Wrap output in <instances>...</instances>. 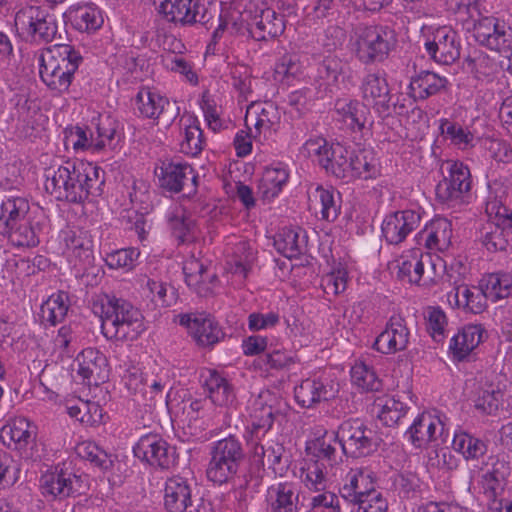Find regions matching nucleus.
Masks as SVG:
<instances>
[{"instance_id":"obj_1","label":"nucleus","mask_w":512,"mask_h":512,"mask_svg":"<svg viewBox=\"0 0 512 512\" xmlns=\"http://www.w3.org/2000/svg\"><path fill=\"white\" fill-rule=\"evenodd\" d=\"M310 151L322 156V164L337 178L349 181L352 178L374 179L380 175V166L375 152L363 148L349 153L340 143L328 145L322 138L309 140Z\"/></svg>"},{"instance_id":"obj_2","label":"nucleus","mask_w":512,"mask_h":512,"mask_svg":"<svg viewBox=\"0 0 512 512\" xmlns=\"http://www.w3.org/2000/svg\"><path fill=\"white\" fill-rule=\"evenodd\" d=\"M92 310L101 318L106 338L132 341L145 329L141 312L124 299L100 295L93 301Z\"/></svg>"},{"instance_id":"obj_3","label":"nucleus","mask_w":512,"mask_h":512,"mask_svg":"<svg viewBox=\"0 0 512 512\" xmlns=\"http://www.w3.org/2000/svg\"><path fill=\"white\" fill-rule=\"evenodd\" d=\"M488 190L485 204L488 221L480 229V240L490 252L503 251L512 236V210L505 205L507 188L493 182Z\"/></svg>"},{"instance_id":"obj_4","label":"nucleus","mask_w":512,"mask_h":512,"mask_svg":"<svg viewBox=\"0 0 512 512\" xmlns=\"http://www.w3.org/2000/svg\"><path fill=\"white\" fill-rule=\"evenodd\" d=\"M38 227L30 218V205L20 196L6 197L0 206V233L17 247H35L39 244Z\"/></svg>"},{"instance_id":"obj_5","label":"nucleus","mask_w":512,"mask_h":512,"mask_svg":"<svg viewBox=\"0 0 512 512\" xmlns=\"http://www.w3.org/2000/svg\"><path fill=\"white\" fill-rule=\"evenodd\" d=\"M81 61V55L71 46L54 45L41 54L40 77L51 90L67 91Z\"/></svg>"},{"instance_id":"obj_6","label":"nucleus","mask_w":512,"mask_h":512,"mask_svg":"<svg viewBox=\"0 0 512 512\" xmlns=\"http://www.w3.org/2000/svg\"><path fill=\"white\" fill-rule=\"evenodd\" d=\"M396 41L394 31L387 26H362L354 31L352 49L362 64L370 65L387 59Z\"/></svg>"},{"instance_id":"obj_7","label":"nucleus","mask_w":512,"mask_h":512,"mask_svg":"<svg viewBox=\"0 0 512 512\" xmlns=\"http://www.w3.org/2000/svg\"><path fill=\"white\" fill-rule=\"evenodd\" d=\"M397 276L409 284L434 285L444 270L443 261L420 249L410 250L397 260Z\"/></svg>"},{"instance_id":"obj_8","label":"nucleus","mask_w":512,"mask_h":512,"mask_svg":"<svg viewBox=\"0 0 512 512\" xmlns=\"http://www.w3.org/2000/svg\"><path fill=\"white\" fill-rule=\"evenodd\" d=\"M210 455L206 476L218 485L227 483L235 476L244 456L241 443L234 437L217 441Z\"/></svg>"},{"instance_id":"obj_9","label":"nucleus","mask_w":512,"mask_h":512,"mask_svg":"<svg viewBox=\"0 0 512 512\" xmlns=\"http://www.w3.org/2000/svg\"><path fill=\"white\" fill-rule=\"evenodd\" d=\"M14 24L20 37L36 43L51 42L58 30L54 15L39 6H25L19 9Z\"/></svg>"},{"instance_id":"obj_10","label":"nucleus","mask_w":512,"mask_h":512,"mask_svg":"<svg viewBox=\"0 0 512 512\" xmlns=\"http://www.w3.org/2000/svg\"><path fill=\"white\" fill-rule=\"evenodd\" d=\"M157 11L167 22L180 26L207 25L216 15L215 6L206 0H161Z\"/></svg>"},{"instance_id":"obj_11","label":"nucleus","mask_w":512,"mask_h":512,"mask_svg":"<svg viewBox=\"0 0 512 512\" xmlns=\"http://www.w3.org/2000/svg\"><path fill=\"white\" fill-rule=\"evenodd\" d=\"M443 179L436 186L438 200L449 205L460 203L471 189L470 171L463 163L448 160L442 163Z\"/></svg>"},{"instance_id":"obj_12","label":"nucleus","mask_w":512,"mask_h":512,"mask_svg":"<svg viewBox=\"0 0 512 512\" xmlns=\"http://www.w3.org/2000/svg\"><path fill=\"white\" fill-rule=\"evenodd\" d=\"M424 37L425 50L436 63L450 65L460 57V39L450 26L428 27Z\"/></svg>"},{"instance_id":"obj_13","label":"nucleus","mask_w":512,"mask_h":512,"mask_svg":"<svg viewBox=\"0 0 512 512\" xmlns=\"http://www.w3.org/2000/svg\"><path fill=\"white\" fill-rule=\"evenodd\" d=\"M70 193L66 194V201L83 203L89 196L97 197L102 193L105 182L101 168L90 162L74 163L71 170Z\"/></svg>"},{"instance_id":"obj_14","label":"nucleus","mask_w":512,"mask_h":512,"mask_svg":"<svg viewBox=\"0 0 512 512\" xmlns=\"http://www.w3.org/2000/svg\"><path fill=\"white\" fill-rule=\"evenodd\" d=\"M338 435L343 453L353 458L367 456L377 446L374 431L359 419L344 421L339 426Z\"/></svg>"},{"instance_id":"obj_15","label":"nucleus","mask_w":512,"mask_h":512,"mask_svg":"<svg viewBox=\"0 0 512 512\" xmlns=\"http://www.w3.org/2000/svg\"><path fill=\"white\" fill-rule=\"evenodd\" d=\"M154 172L160 187L169 192L186 191L190 195L196 191L198 176L187 163L164 160L155 167Z\"/></svg>"},{"instance_id":"obj_16","label":"nucleus","mask_w":512,"mask_h":512,"mask_svg":"<svg viewBox=\"0 0 512 512\" xmlns=\"http://www.w3.org/2000/svg\"><path fill=\"white\" fill-rule=\"evenodd\" d=\"M179 323L203 347L213 346L224 339L225 333L214 317L206 313H190L179 316Z\"/></svg>"},{"instance_id":"obj_17","label":"nucleus","mask_w":512,"mask_h":512,"mask_svg":"<svg viewBox=\"0 0 512 512\" xmlns=\"http://www.w3.org/2000/svg\"><path fill=\"white\" fill-rule=\"evenodd\" d=\"M135 455L152 466L168 469L175 463V449L156 434L142 436L134 448Z\"/></svg>"},{"instance_id":"obj_18","label":"nucleus","mask_w":512,"mask_h":512,"mask_svg":"<svg viewBox=\"0 0 512 512\" xmlns=\"http://www.w3.org/2000/svg\"><path fill=\"white\" fill-rule=\"evenodd\" d=\"M420 223L419 212L415 210L397 211L384 218L381 226L382 235L387 243L398 245L415 231Z\"/></svg>"},{"instance_id":"obj_19","label":"nucleus","mask_w":512,"mask_h":512,"mask_svg":"<svg viewBox=\"0 0 512 512\" xmlns=\"http://www.w3.org/2000/svg\"><path fill=\"white\" fill-rule=\"evenodd\" d=\"M340 493L350 502L370 498V494H381L375 490V475L368 467H351L344 477Z\"/></svg>"},{"instance_id":"obj_20","label":"nucleus","mask_w":512,"mask_h":512,"mask_svg":"<svg viewBox=\"0 0 512 512\" xmlns=\"http://www.w3.org/2000/svg\"><path fill=\"white\" fill-rule=\"evenodd\" d=\"M226 269L240 281L246 279L254 261L255 251L246 239L233 237L226 244Z\"/></svg>"},{"instance_id":"obj_21","label":"nucleus","mask_w":512,"mask_h":512,"mask_svg":"<svg viewBox=\"0 0 512 512\" xmlns=\"http://www.w3.org/2000/svg\"><path fill=\"white\" fill-rule=\"evenodd\" d=\"M281 402L270 391H262L253 398L248 407L250 423L254 433L267 432L279 413Z\"/></svg>"},{"instance_id":"obj_22","label":"nucleus","mask_w":512,"mask_h":512,"mask_svg":"<svg viewBox=\"0 0 512 512\" xmlns=\"http://www.w3.org/2000/svg\"><path fill=\"white\" fill-rule=\"evenodd\" d=\"M250 33L258 41H265L280 36L285 30L284 16L272 8L257 7L254 15H251Z\"/></svg>"},{"instance_id":"obj_23","label":"nucleus","mask_w":512,"mask_h":512,"mask_svg":"<svg viewBox=\"0 0 512 512\" xmlns=\"http://www.w3.org/2000/svg\"><path fill=\"white\" fill-rule=\"evenodd\" d=\"M77 373L88 385H99L109 377L108 362L104 354L94 348L84 349L76 358Z\"/></svg>"},{"instance_id":"obj_24","label":"nucleus","mask_w":512,"mask_h":512,"mask_svg":"<svg viewBox=\"0 0 512 512\" xmlns=\"http://www.w3.org/2000/svg\"><path fill=\"white\" fill-rule=\"evenodd\" d=\"M410 332L404 319L392 316L374 342L377 351L383 354H394L403 351L409 343Z\"/></svg>"},{"instance_id":"obj_25","label":"nucleus","mask_w":512,"mask_h":512,"mask_svg":"<svg viewBox=\"0 0 512 512\" xmlns=\"http://www.w3.org/2000/svg\"><path fill=\"white\" fill-rule=\"evenodd\" d=\"M444 425L440 416L422 413L414 420L407 434L415 447L422 448L443 433Z\"/></svg>"},{"instance_id":"obj_26","label":"nucleus","mask_w":512,"mask_h":512,"mask_svg":"<svg viewBox=\"0 0 512 512\" xmlns=\"http://www.w3.org/2000/svg\"><path fill=\"white\" fill-rule=\"evenodd\" d=\"M164 507L168 512H186L192 507V490L181 476L168 478L164 487Z\"/></svg>"},{"instance_id":"obj_27","label":"nucleus","mask_w":512,"mask_h":512,"mask_svg":"<svg viewBox=\"0 0 512 512\" xmlns=\"http://www.w3.org/2000/svg\"><path fill=\"white\" fill-rule=\"evenodd\" d=\"M464 69L483 83L493 82L500 73L499 63L487 53L472 49L463 61Z\"/></svg>"},{"instance_id":"obj_28","label":"nucleus","mask_w":512,"mask_h":512,"mask_svg":"<svg viewBox=\"0 0 512 512\" xmlns=\"http://www.w3.org/2000/svg\"><path fill=\"white\" fill-rule=\"evenodd\" d=\"M361 93L364 102L374 107L387 108L390 101V89L383 73H368L363 77Z\"/></svg>"},{"instance_id":"obj_29","label":"nucleus","mask_w":512,"mask_h":512,"mask_svg":"<svg viewBox=\"0 0 512 512\" xmlns=\"http://www.w3.org/2000/svg\"><path fill=\"white\" fill-rule=\"evenodd\" d=\"M430 250L444 251L449 248L452 238V224L446 218H435L418 234Z\"/></svg>"},{"instance_id":"obj_30","label":"nucleus","mask_w":512,"mask_h":512,"mask_svg":"<svg viewBox=\"0 0 512 512\" xmlns=\"http://www.w3.org/2000/svg\"><path fill=\"white\" fill-rule=\"evenodd\" d=\"M484 335L481 324L466 325L451 339L449 349L457 360H463L483 342Z\"/></svg>"},{"instance_id":"obj_31","label":"nucleus","mask_w":512,"mask_h":512,"mask_svg":"<svg viewBox=\"0 0 512 512\" xmlns=\"http://www.w3.org/2000/svg\"><path fill=\"white\" fill-rule=\"evenodd\" d=\"M78 478L71 473L60 471H48L40 479L42 494L54 498H66L71 496L76 489L74 484Z\"/></svg>"},{"instance_id":"obj_32","label":"nucleus","mask_w":512,"mask_h":512,"mask_svg":"<svg viewBox=\"0 0 512 512\" xmlns=\"http://www.w3.org/2000/svg\"><path fill=\"white\" fill-rule=\"evenodd\" d=\"M266 501L268 512H297L298 494L295 485L283 482L270 486Z\"/></svg>"},{"instance_id":"obj_33","label":"nucleus","mask_w":512,"mask_h":512,"mask_svg":"<svg viewBox=\"0 0 512 512\" xmlns=\"http://www.w3.org/2000/svg\"><path fill=\"white\" fill-rule=\"evenodd\" d=\"M309 209L316 215L320 214L327 221H334L339 213L333 191L320 185L311 186L308 189Z\"/></svg>"},{"instance_id":"obj_34","label":"nucleus","mask_w":512,"mask_h":512,"mask_svg":"<svg viewBox=\"0 0 512 512\" xmlns=\"http://www.w3.org/2000/svg\"><path fill=\"white\" fill-rule=\"evenodd\" d=\"M289 171L282 163H276L267 167L258 185V193L264 200L276 197L287 183Z\"/></svg>"},{"instance_id":"obj_35","label":"nucleus","mask_w":512,"mask_h":512,"mask_svg":"<svg viewBox=\"0 0 512 512\" xmlns=\"http://www.w3.org/2000/svg\"><path fill=\"white\" fill-rule=\"evenodd\" d=\"M372 410L384 425L392 427L405 416L408 405L399 397L384 395L374 400Z\"/></svg>"},{"instance_id":"obj_36","label":"nucleus","mask_w":512,"mask_h":512,"mask_svg":"<svg viewBox=\"0 0 512 512\" xmlns=\"http://www.w3.org/2000/svg\"><path fill=\"white\" fill-rule=\"evenodd\" d=\"M204 387L212 403L220 407H231L235 393L230 383L218 372L209 370L204 379Z\"/></svg>"},{"instance_id":"obj_37","label":"nucleus","mask_w":512,"mask_h":512,"mask_svg":"<svg viewBox=\"0 0 512 512\" xmlns=\"http://www.w3.org/2000/svg\"><path fill=\"white\" fill-rule=\"evenodd\" d=\"M274 246L285 257L295 258L306 249V235L298 227H284L275 237Z\"/></svg>"},{"instance_id":"obj_38","label":"nucleus","mask_w":512,"mask_h":512,"mask_svg":"<svg viewBox=\"0 0 512 512\" xmlns=\"http://www.w3.org/2000/svg\"><path fill=\"white\" fill-rule=\"evenodd\" d=\"M294 394L301 407L310 408L320 401L328 400L333 396V391L320 380L305 379L295 387Z\"/></svg>"},{"instance_id":"obj_39","label":"nucleus","mask_w":512,"mask_h":512,"mask_svg":"<svg viewBox=\"0 0 512 512\" xmlns=\"http://www.w3.org/2000/svg\"><path fill=\"white\" fill-rule=\"evenodd\" d=\"M35 435L34 427L23 417L14 418L1 430L2 439L5 441L8 438L10 441L8 445L12 443L19 451L26 450L28 445L33 443Z\"/></svg>"},{"instance_id":"obj_40","label":"nucleus","mask_w":512,"mask_h":512,"mask_svg":"<svg viewBox=\"0 0 512 512\" xmlns=\"http://www.w3.org/2000/svg\"><path fill=\"white\" fill-rule=\"evenodd\" d=\"M167 222L173 235L182 243L195 239V220L182 206L176 205L167 214Z\"/></svg>"},{"instance_id":"obj_41","label":"nucleus","mask_w":512,"mask_h":512,"mask_svg":"<svg viewBox=\"0 0 512 512\" xmlns=\"http://www.w3.org/2000/svg\"><path fill=\"white\" fill-rule=\"evenodd\" d=\"M446 6L467 32H470L472 24L484 14L481 0H446Z\"/></svg>"},{"instance_id":"obj_42","label":"nucleus","mask_w":512,"mask_h":512,"mask_svg":"<svg viewBox=\"0 0 512 512\" xmlns=\"http://www.w3.org/2000/svg\"><path fill=\"white\" fill-rule=\"evenodd\" d=\"M74 163L67 162L57 169H49L46 174L45 188L58 200L66 201V194L70 193L72 169Z\"/></svg>"},{"instance_id":"obj_43","label":"nucleus","mask_w":512,"mask_h":512,"mask_svg":"<svg viewBox=\"0 0 512 512\" xmlns=\"http://www.w3.org/2000/svg\"><path fill=\"white\" fill-rule=\"evenodd\" d=\"M68 17L72 25L79 31H95L103 24L101 12L92 4H85L71 8L69 10Z\"/></svg>"},{"instance_id":"obj_44","label":"nucleus","mask_w":512,"mask_h":512,"mask_svg":"<svg viewBox=\"0 0 512 512\" xmlns=\"http://www.w3.org/2000/svg\"><path fill=\"white\" fill-rule=\"evenodd\" d=\"M447 79L430 71H421L412 78L410 90L415 98L426 99L445 88Z\"/></svg>"},{"instance_id":"obj_45","label":"nucleus","mask_w":512,"mask_h":512,"mask_svg":"<svg viewBox=\"0 0 512 512\" xmlns=\"http://www.w3.org/2000/svg\"><path fill=\"white\" fill-rule=\"evenodd\" d=\"M168 99L157 90L144 87L139 90L136 96V105L139 113L146 118H158L166 105Z\"/></svg>"},{"instance_id":"obj_46","label":"nucleus","mask_w":512,"mask_h":512,"mask_svg":"<svg viewBox=\"0 0 512 512\" xmlns=\"http://www.w3.org/2000/svg\"><path fill=\"white\" fill-rule=\"evenodd\" d=\"M452 447L466 460L483 459L487 452V444L483 440L463 431L455 433Z\"/></svg>"},{"instance_id":"obj_47","label":"nucleus","mask_w":512,"mask_h":512,"mask_svg":"<svg viewBox=\"0 0 512 512\" xmlns=\"http://www.w3.org/2000/svg\"><path fill=\"white\" fill-rule=\"evenodd\" d=\"M319 77L326 80V90L333 92L338 87L339 80L350 79V69L346 63L337 57H326L318 68Z\"/></svg>"},{"instance_id":"obj_48","label":"nucleus","mask_w":512,"mask_h":512,"mask_svg":"<svg viewBox=\"0 0 512 512\" xmlns=\"http://www.w3.org/2000/svg\"><path fill=\"white\" fill-rule=\"evenodd\" d=\"M64 242L69 255L80 262L89 261L92 257V240L86 231H66Z\"/></svg>"},{"instance_id":"obj_49","label":"nucleus","mask_w":512,"mask_h":512,"mask_svg":"<svg viewBox=\"0 0 512 512\" xmlns=\"http://www.w3.org/2000/svg\"><path fill=\"white\" fill-rule=\"evenodd\" d=\"M480 283L486 297L497 301L510 295L512 275L508 273H491L484 276Z\"/></svg>"},{"instance_id":"obj_50","label":"nucleus","mask_w":512,"mask_h":512,"mask_svg":"<svg viewBox=\"0 0 512 512\" xmlns=\"http://www.w3.org/2000/svg\"><path fill=\"white\" fill-rule=\"evenodd\" d=\"M335 110L338 115V121L346 128H365L367 119L363 116V105L356 101L339 99L335 104Z\"/></svg>"},{"instance_id":"obj_51","label":"nucleus","mask_w":512,"mask_h":512,"mask_svg":"<svg viewBox=\"0 0 512 512\" xmlns=\"http://www.w3.org/2000/svg\"><path fill=\"white\" fill-rule=\"evenodd\" d=\"M299 478L304 486L310 491H324L327 486V479L324 473V463L308 459L300 468Z\"/></svg>"},{"instance_id":"obj_52","label":"nucleus","mask_w":512,"mask_h":512,"mask_svg":"<svg viewBox=\"0 0 512 512\" xmlns=\"http://www.w3.org/2000/svg\"><path fill=\"white\" fill-rule=\"evenodd\" d=\"M285 454V448L278 442H266L256 444L253 448V459L261 466H267L270 469L277 471V467L281 465L282 459Z\"/></svg>"},{"instance_id":"obj_53","label":"nucleus","mask_w":512,"mask_h":512,"mask_svg":"<svg viewBox=\"0 0 512 512\" xmlns=\"http://www.w3.org/2000/svg\"><path fill=\"white\" fill-rule=\"evenodd\" d=\"M68 295L65 292L52 294L41 306L43 322L56 325L61 322L68 311Z\"/></svg>"},{"instance_id":"obj_54","label":"nucleus","mask_w":512,"mask_h":512,"mask_svg":"<svg viewBox=\"0 0 512 512\" xmlns=\"http://www.w3.org/2000/svg\"><path fill=\"white\" fill-rule=\"evenodd\" d=\"M187 285L202 295L208 290L206 280L209 278L205 264L195 257L188 258L183 265Z\"/></svg>"},{"instance_id":"obj_55","label":"nucleus","mask_w":512,"mask_h":512,"mask_svg":"<svg viewBox=\"0 0 512 512\" xmlns=\"http://www.w3.org/2000/svg\"><path fill=\"white\" fill-rule=\"evenodd\" d=\"M340 445V437L337 433H325L321 438L316 439L313 445V457L315 461H326L329 465L337 462V447Z\"/></svg>"},{"instance_id":"obj_56","label":"nucleus","mask_w":512,"mask_h":512,"mask_svg":"<svg viewBox=\"0 0 512 512\" xmlns=\"http://www.w3.org/2000/svg\"><path fill=\"white\" fill-rule=\"evenodd\" d=\"M68 414L86 425H96L102 420L101 406L92 401L79 400L77 404L67 407Z\"/></svg>"},{"instance_id":"obj_57","label":"nucleus","mask_w":512,"mask_h":512,"mask_svg":"<svg viewBox=\"0 0 512 512\" xmlns=\"http://www.w3.org/2000/svg\"><path fill=\"white\" fill-rule=\"evenodd\" d=\"M351 381L362 390L377 391L381 387L375 371L363 361H357L351 368Z\"/></svg>"},{"instance_id":"obj_58","label":"nucleus","mask_w":512,"mask_h":512,"mask_svg":"<svg viewBox=\"0 0 512 512\" xmlns=\"http://www.w3.org/2000/svg\"><path fill=\"white\" fill-rule=\"evenodd\" d=\"M480 45L506 54L512 49V31L507 25L493 27L492 31L486 34L485 39L480 42Z\"/></svg>"},{"instance_id":"obj_59","label":"nucleus","mask_w":512,"mask_h":512,"mask_svg":"<svg viewBox=\"0 0 512 512\" xmlns=\"http://www.w3.org/2000/svg\"><path fill=\"white\" fill-rule=\"evenodd\" d=\"M76 452L81 458L101 469H108L113 462L111 455L94 442L86 441L80 443L76 447Z\"/></svg>"},{"instance_id":"obj_60","label":"nucleus","mask_w":512,"mask_h":512,"mask_svg":"<svg viewBox=\"0 0 512 512\" xmlns=\"http://www.w3.org/2000/svg\"><path fill=\"white\" fill-rule=\"evenodd\" d=\"M163 65L167 70L183 76L191 85L198 84V76L193 69L192 63L187 61L183 56L168 53L163 56Z\"/></svg>"},{"instance_id":"obj_61","label":"nucleus","mask_w":512,"mask_h":512,"mask_svg":"<svg viewBox=\"0 0 512 512\" xmlns=\"http://www.w3.org/2000/svg\"><path fill=\"white\" fill-rule=\"evenodd\" d=\"M462 309L473 314L482 313L487 307V297L482 287H470L462 284Z\"/></svg>"},{"instance_id":"obj_62","label":"nucleus","mask_w":512,"mask_h":512,"mask_svg":"<svg viewBox=\"0 0 512 512\" xmlns=\"http://www.w3.org/2000/svg\"><path fill=\"white\" fill-rule=\"evenodd\" d=\"M424 317L429 335L437 342L442 341L448 324L444 311L439 307H428Z\"/></svg>"},{"instance_id":"obj_63","label":"nucleus","mask_w":512,"mask_h":512,"mask_svg":"<svg viewBox=\"0 0 512 512\" xmlns=\"http://www.w3.org/2000/svg\"><path fill=\"white\" fill-rule=\"evenodd\" d=\"M122 381L131 394L142 397L146 396L148 375H144L140 368L135 366L129 367L122 376Z\"/></svg>"},{"instance_id":"obj_64","label":"nucleus","mask_w":512,"mask_h":512,"mask_svg":"<svg viewBox=\"0 0 512 512\" xmlns=\"http://www.w3.org/2000/svg\"><path fill=\"white\" fill-rule=\"evenodd\" d=\"M426 465L429 469L452 470L457 467V459L448 448L431 449L427 453Z\"/></svg>"}]
</instances>
